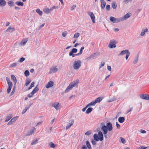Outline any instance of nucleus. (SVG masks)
I'll return each instance as SVG.
<instances>
[{
  "label": "nucleus",
  "instance_id": "nucleus-1",
  "mask_svg": "<svg viewBox=\"0 0 149 149\" xmlns=\"http://www.w3.org/2000/svg\"><path fill=\"white\" fill-rule=\"evenodd\" d=\"M81 61L79 59L75 60L73 63V68L75 70H78L81 68Z\"/></svg>",
  "mask_w": 149,
  "mask_h": 149
},
{
  "label": "nucleus",
  "instance_id": "nucleus-2",
  "mask_svg": "<svg viewBox=\"0 0 149 149\" xmlns=\"http://www.w3.org/2000/svg\"><path fill=\"white\" fill-rule=\"evenodd\" d=\"M78 83L79 80H76V81L70 83L65 90V93H67L68 92L72 90L74 87H75L78 84Z\"/></svg>",
  "mask_w": 149,
  "mask_h": 149
},
{
  "label": "nucleus",
  "instance_id": "nucleus-3",
  "mask_svg": "<svg viewBox=\"0 0 149 149\" xmlns=\"http://www.w3.org/2000/svg\"><path fill=\"white\" fill-rule=\"evenodd\" d=\"M58 7L54 6L50 8H45L43 9V12L46 14L49 13L53 9L58 8Z\"/></svg>",
  "mask_w": 149,
  "mask_h": 149
},
{
  "label": "nucleus",
  "instance_id": "nucleus-4",
  "mask_svg": "<svg viewBox=\"0 0 149 149\" xmlns=\"http://www.w3.org/2000/svg\"><path fill=\"white\" fill-rule=\"evenodd\" d=\"M116 41L114 40H111L108 45L110 49L115 48L116 47Z\"/></svg>",
  "mask_w": 149,
  "mask_h": 149
},
{
  "label": "nucleus",
  "instance_id": "nucleus-5",
  "mask_svg": "<svg viewBox=\"0 0 149 149\" xmlns=\"http://www.w3.org/2000/svg\"><path fill=\"white\" fill-rule=\"evenodd\" d=\"M110 20L113 23H117L121 22L120 18H116L113 17H110Z\"/></svg>",
  "mask_w": 149,
  "mask_h": 149
},
{
  "label": "nucleus",
  "instance_id": "nucleus-6",
  "mask_svg": "<svg viewBox=\"0 0 149 149\" xmlns=\"http://www.w3.org/2000/svg\"><path fill=\"white\" fill-rule=\"evenodd\" d=\"M52 106L54 107L56 110H58L61 108V104L58 102H55L52 104Z\"/></svg>",
  "mask_w": 149,
  "mask_h": 149
},
{
  "label": "nucleus",
  "instance_id": "nucleus-7",
  "mask_svg": "<svg viewBox=\"0 0 149 149\" xmlns=\"http://www.w3.org/2000/svg\"><path fill=\"white\" fill-rule=\"evenodd\" d=\"M88 14L90 17L93 23H95V17L93 13L91 12H89L88 13Z\"/></svg>",
  "mask_w": 149,
  "mask_h": 149
},
{
  "label": "nucleus",
  "instance_id": "nucleus-8",
  "mask_svg": "<svg viewBox=\"0 0 149 149\" xmlns=\"http://www.w3.org/2000/svg\"><path fill=\"white\" fill-rule=\"evenodd\" d=\"M74 123V120L72 119L70 120L68 123L67 125L65 127V129L67 130L69 129L70 127Z\"/></svg>",
  "mask_w": 149,
  "mask_h": 149
},
{
  "label": "nucleus",
  "instance_id": "nucleus-9",
  "mask_svg": "<svg viewBox=\"0 0 149 149\" xmlns=\"http://www.w3.org/2000/svg\"><path fill=\"white\" fill-rule=\"evenodd\" d=\"M77 51V49L76 48H73L72 49L71 51L70 52L69 55L70 56H72V57H74L75 56H77L76 54H73V53H76Z\"/></svg>",
  "mask_w": 149,
  "mask_h": 149
},
{
  "label": "nucleus",
  "instance_id": "nucleus-10",
  "mask_svg": "<svg viewBox=\"0 0 149 149\" xmlns=\"http://www.w3.org/2000/svg\"><path fill=\"white\" fill-rule=\"evenodd\" d=\"M132 15L130 13H128L125 15L123 17H120L121 21L126 20L128 18H129Z\"/></svg>",
  "mask_w": 149,
  "mask_h": 149
},
{
  "label": "nucleus",
  "instance_id": "nucleus-11",
  "mask_svg": "<svg viewBox=\"0 0 149 149\" xmlns=\"http://www.w3.org/2000/svg\"><path fill=\"white\" fill-rule=\"evenodd\" d=\"M56 66L52 67L50 68V71L49 72V74H51L54 73L56 72H57L58 70V69L56 68Z\"/></svg>",
  "mask_w": 149,
  "mask_h": 149
},
{
  "label": "nucleus",
  "instance_id": "nucleus-12",
  "mask_svg": "<svg viewBox=\"0 0 149 149\" xmlns=\"http://www.w3.org/2000/svg\"><path fill=\"white\" fill-rule=\"evenodd\" d=\"M36 129L35 127L31 129L26 134V135L27 136H30L33 134L36 131Z\"/></svg>",
  "mask_w": 149,
  "mask_h": 149
},
{
  "label": "nucleus",
  "instance_id": "nucleus-13",
  "mask_svg": "<svg viewBox=\"0 0 149 149\" xmlns=\"http://www.w3.org/2000/svg\"><path fill=\"white\" fill-rule=\"evenodd\" d=\"M148 32V29L147 28H145L142 29L140 33V36L141 37L144 36L146 33Z\"/></svg>",
  "mask_w": 149,
  "mask_h": 149
},
{
  "label": "nucleus",
  "instance_id": "nucleus-14",
  "mask_svg": "<svg viewBox=\"0 0 149 149\" xmlns=\"http://www.w3.org/2000/svg\"><path fill=\"white\" fill-rule=\"evenodd\" d=\"M141 98L143 99L148 100H149V95L146 94H143L140 96Z\"/></svg>",
  "mask_w": 149,
  "mask_h": 149
},
{
  "label": "nucleus",
  "instance_id": "nucleus-15",
  "mask_svg": "<svg viewBox=\"0 0 149 149\" xmlns=\"http://www.w3.org/2000/svg\"><path fill=\"white\" fill-rule=\"evenodd\" d=\"M106 126L109 131H111L113 130L112 125L111 123L109 122L106 124Z\"/></svg>",
  "mask_w": 149,
  "mask_h": 149
},
{
  "label": "nucleus",
  "instance_id": "nucleus-16",
  "mask_svg": "<svg viewBox=\"0 0 149 149\" xmlns=\"http://www.w3.org/2000/svg\"><path fill=\"white\" fill-rule=\"evenodd\" d=\"M101 130L103 132V134L107 133L108 130L106 125H103L101 127Z\"/></svg>",
  "mask_w": 149,
  "mask_h": 149
},
{
  "label": "nucleus",
  "instance_id": "nucleus-17",
  "mask_svg": "<svg viewBox=\"0 0 149 149\" xmlns=\"http://www.w3.org/2000/svg\"><path fill=\"white\" fill-rule=\"evenodd\" d=\"M98 138L99 140L100 141H102L103 139V135L102 132L101 131H99L98 132Z\"/></svg>",
  "mask_w": 149,
  "mask_h": 149
},
{
  "label": "nucleus",
  "instance_id": "nucleus-18",
  "mask_svg": "<svg viewBox=\"0 0 149 149\" xmlns=\"http://www.w3.org/2000/svg\"><path fill=\"white\" fill-rule=\"evenodd\" d=\"M54 85V82L52 81H50L48 82L46 86V87L47 88H49L50 87H52Z\"/></svg>",
  "mask_w": 149,
  "mask_h": 149
},
{
  "label": "nucleus",
  "instance_id": "nucleus-19",
  "mask_svg": "<svg viewBox=\"0 0 149 149\" xmlns=\"http://www.w3.org/2000/svg\"><path fill=\"white\" fill-rule=\"evenodd\" d=\"M129 50L128 49H125L124 50H123L120 53H119L118 54L119 56H122L123 55H124L125 54H127L129 53Z\"/></svg>",
  "mask_w": 149,
  "mask_h": 149
},
{
  "label": "nucleus",
  "instance_id": "nucleus-20",
  "mask_svg": "<svg viewBox=\"0 0 149 149\" xmlns=\"http://www.w3.org/2000/svg\"><path fill=\"white\" fill-rule=\"evenodd\" d=\"M18 117L16 116L15 117L12 119L8 123V125H10L13 124V123L15 122L17 120Z\"/></svg>",
  "mask_w": 149,
  "mask_h": 149
},
{
  "label": "nucleus",
  "instance_id": "nucleus-21",
  "mask_svg": "<svg viewBox=\"0 0 149 149\" xmlns=\"http://www.w3.org/2000/svg\"><path fill=\"white\" fill-rule=\"evenodd\" d=\"M28 40L27 39H25L23 40L19 44V45L21 46H23L24 45L26 42H27Z\"/></svg>",
  "mask_w": 149,
  "mask_h": 149
},
{
  "label": "nucleus",
  "instance_id": "nucleus-22",
  "mask_svg": "<svg viewBox=\"0 0 149 149\" xmlns=\"http://www.w3.org/2000/svg\"><path fill=\"white\" fill-rule=\"evenodd\" d=\"M8 88L7 90V92L8 93H10L11 89L13 87V84H8Z\"/></svg>",
  "mask_w": 149,
  "mask_h": 149
},
{
  "label": "nucleus",
  "instance_id": "nucleus-23",
  "mask_svg": "<svg viewBox=\"0 0 149 149\" xmlns=\"http://www.w3.org/2000/svg\"><path fill=\"white\" fill-rule=\"evenodd\" d=\"M11 79L13 80L15 83V85L17 82V80L16 77L14 75H12L11 76Z\"/></svg>",
  "mask_w": 149,
  "mask_h": 149
},
{
  "label": "nucleus",
  "instance_id": "nucleus-24",
  "mask_svg": "<svg viewBox=\"0 0 149 149\" xmlns=\"http://www.w3.org/2000/svg\"><path fill=\"white\" fill-rule=\"evenodd\" d=\"M15 30V28L14 27L11 28L9 27L6 30V32H12Z\"/></svg>",
  "mask_w": 149,
  "mask_h": 149
},
{
  "label": "nucleus",
  "instance_id": "nucleus-25",
  "mask_svg": "<svg viewBox=\"0 0 149 149\" xmlns=\"http://www.w3.org/2000/svg\"><path fill=\"white\" fill-rule=\"evenodd\" d=\"M125 120V118L123 117H120L118 119V121L120 123H123Z\"/></svg>",
  "mask_w": 149,
  "mask_h": 149
},
{
  "label": "nucleus",
  "instance_id": "nucleus-26",
  "mask_svg": "<svg viewBox=\"0 0 149 149\" xmlns=\"http://www.w3.org/2000/svg\"><path fill=\"white\" fill-rule=\"evenodd\" d=\"M99 55V53L98 52L95 53L91 55L93 58L94 59L97 57V56Z\"/></svg>",
  "mask_w": 149,
  "mask_h": 149
},
{
  "label": "nucleus",
  "instance_id": "nucleus-27",
  "mask_svg": "<svg viewBox=\"0 0 149 149\" xmlns=\"http://www.w3.org/2000/svg\"><path fill=\"white\" fill-rule=\"evenodd\" d=\"M6 4V2L4 0H0V6H4Z\"/></svg>",
  "mask_w": 149,
  "mask_h": 149
},
{
  "label": "nucleus",
  "instance_id": "nucleus-28",
  "mask_svg": "<svg viewBox=\"0 0 149 149\" xmlns=\"http://www.w3.org/2000/svg\"><path fill=\"white\" fill-rule=\"evenodd\" d=\"M39 90L38 88V85L36 86V87L34 88L33 91L31 92L32 93L34 94L37 91H38Z\"/></svg>",
  "mask_w": 149,
  "mask_h": 149
},
{
  "label": "nucleus",
  "instance_id": "nucleus-29",
  "mask_svg": "<svg viewBox=\"0 0 149 149\" xmlns=\"http://www.w3.org/2000/svg\"><path fill=\"white\" fill-rule=\"evenodd\" d=\"M31 82V80L29 78L26 79L25 81V86H27Z\"/></svg>",
  "mask_w": 149,
  "mask_h": 149
},
{
  "label": "nucleus",
  "instance_id": "nucleus-30",
  "mask_svg": "<svg viewBox=\"0 0 149 149\" xmlns=\"http://www.w3.org/2000/svg\"><path fill=\"white\" fill-rule=\"evenodd\" d=\"M102 100V99L100 97H98L94 101V102L96 104L97 103L100 102Z\"/></svg>",
  "mask_w": 149,
  "mask_h": 149
},
{
  "label": "nucleus",
  "instance_id": "nucleus-31",
  "mask_svg": "<svg viewBox=\"0 0 149 149\" xmlns=\"http://www.w3.org/2000/svg\"><path fill=\"white\" fill-rule=\"evenodd\" d=\"M49 146L50 147L52 148H54L56 147V146L52 142H51L49 143Z\"/></svg>",
  "mask_w": 149,
  "mask_h": 149
},
{
  "label": "nucleus",
  "instance_id": "nucleus-32",
  "mask_svg": "<svg viewBox=\"0 0 149 149\" xmlns=\"http://www.w3.org/2000/svg\"><path fill=\"white\" fill-rule=\"evenodd\" d=\"M93 138L96 141H97L99 139L98 137V135L97 134H95L93 135Z\"/></svg>",
  "mask_w": 149,
  "mask_h": 149
},
{
  "label": "nucleus",
  "instance_id": "nucleus-33",
  "mask_svg": "<svg viewBox=\"0 0 149 149\" xmlns=\"http://www.w3.org/2000/svg\"><path fill=\"white\" fill-rule=\"evenodd\" d=\"M36 12L38 13L40 16H41L42 14V11L40 10L39 8H38L36 10Z\"/></svg>",
  "mask_w": 149,
  "mask_h": 149
},
{
  "label": "nucleus",
  "instance_id": "nucleus-34",
  "mask_svg": "<svg viewBox=\"0 0 149 149\" xmlns=\"http://www.w3.org/2000/svg\"><path fill=\"white\" fill-rule=\"evenodd\" d=\"M38 141V139H36L32 141L31 143V144L32 145H36Z\"/></svg>",
  "mask_w": 149,
  "mask_h": 149
},
{
  "label": "nucleus",
  "instance_id": "nucleus-35",
  "mask_svg": "<svg viewBox=\"0 0 149 149\" xmlns=\"http://www.w3.org/2000/svg\"><path fill=\"white\" fill-rule=\"evenodd\" d=\"M12 117L11 115L9 114L6 118L5 120L6 122L8 121Z\"/></svg>",
  "mask_w": 149,
  "mask_h": 149
},
{
  "label": "nucleus",
  "instance_id": "nucleus-36",
  "mask_svg": "<svg viewBox=\"0 0 149 149\" xmlns=\"http://www.w3.org/2000/svg\"><path fill=\"white\" fill-rule=\"evenodd\" d=\"M86 144L88 149H91V148L90 143L88 141H86Z\"/></svg>",
  "mask_w": 149,
  "mask_h": 149
},
{
  "label": "nucleus",
  "instance_id": "nucleus-37",
  "mask_svg": "<svg viewBox=\"0 0 149 149\" xmlns=\"http://www.w3.org/2000/svg\"><path fill=\"white\" fill-rule=\"evenodd\" d=\"M95 104L94 101L91 102L87 105V107L91 106H95Z\"/></svg>",
  "mask_w": 149,
  "mask_h": 149
},
{
  "label": "nucleus",
  "instance_id": "nucleus-38",
  "mask_svg": "<svg viewBox=\"0 0 149 149\" xmlns=\"http://www.w3.org/2000/svg\"><path fill=\"white\" fill-rule=\"evenodd\" d=\"M15 3L19 6H23L24 5V3L21 1H17L15 2Z\"/></svg>",
  "mask_w": 149,
  "mask_h": 149
},
{
  "label": "nucleus",
  "instance_id": "nucleus-39",
  "mask_svg": "<svg viewBox=\"0 0 149 149\" xmlns=\"http://www.w3.org/2000/svg\"><path fill=\"white\" fill-rule=\"evenodd\" d=\"M8 4L10 6H13L14 5V3L12 1H9L8 3Z\"/></svg>",
  "mask_w": 149,
  "mask_h": 149
},
{
  "label": "nucleus",
  "instance_id": "nucleus-40",
  "mask_svg": "<svg viewBox=\"0 0 149 149\" xmlns=\"http://www.w3.org/2000/svg\"><path fill=\"white\" fill-rule=\"evenodd\" d=\"M92 110V108H89L86 110V113L87 114L90 113Z\"/></svg>",
  "mask_w": 149,
  "mask_h": 149
},
{
  "label": "nucleus",
  "instance_id": "nucleus-41",
  "mask_svg": "<svg viewBox=\"0 0 149 149\" xmlns=\"http://www.w3.org/2000/svg\"><path fill=\"white\" fill-rule=\"evenodd\" d=\"M112 7L113 9H116L117 7V4L115 2H113L112 3Z\"/></svg>",
  "mask_w": 149,
  "mask_h": 149
},
{
  "label": "nucleus",
  "instance_id": "nucleus-42",
  "mask_svg": "<svg viewBox=\"0 0 149 149\" xmlns=\"http://www.w3.org/2000/svg\"><path fill=\"white\" fill-rule=\"evenodd\" d=\"M106 3L105 1H103L101 2V7L103 8H104L105 7Z\"/></svg>",
  "mask_w": 149,
  "mask_h": 149
},
{
  "label": "nucleus",
  "instance_id": "nucleus-43",
  "mask_svg": "<svg viewBox=\"0 0 149 149\" xmlns=\"http://www.w3.org/2000/svg\"><path fill=\"white\" fill-rule=\"evenodd\" d=\"M79 33H76L74 34V36L73 37V38H77L79 37Z\"/></svg>",
  "mask_w": 149,
  "mask_h": 149
},
{
  "label": "nucleus",
  "instance_id": "nucleus-44",
  "mask_svg": "<svg viewBox=\"0 0 149 149\" xmlns=\"http://www.w3.org/2000/svg\"><path fill=\"white\" fill-rule=\"evenodd\" d=\"M76 7V5L75 4L73 5L70 8V10L73 11Z\"/></svg>",
  "mask_w": 149,
  "mask_h": 149
},
{
  "label": "nucleus",
  "instance_id": "nucleus-45",
  "mask_svg": "<svg viewBox=\"0 0 149 149\" xmlns=\"http://www.w3.org/2000/svg\"><path fill=\"white\" fill-rule=\"evenodd\" d=\"M6 79L8 84H13L12 82L10 81V79L8 77H6Z\"/></svg>",
  "mask_w": 149,
  "mask_h": 149
},
{
  "label": "nucleus",
  "instance_id": "nucleus-46",
  "mask_svg": "<svg viewBox=\"0 0 149 149\" xmlns=\"http://www.w3.org/2000/svg\"><path fill=\"white\" fill-rule=\"evenodd\" d=\"M17 65V63H14L11 64L10 66V68H11L15 67Z\"/></svg>",
  "mask_w": 149,
  "mask_h": 149
},
{
  "label": "nucleus",
  "instance_id": "nucleus-47",
  "mask_svg": "<svg viewBox=\"0 0 149 149\" xmlns=\"http://www.w3.org/2000/svg\"><path fill=\"white\" fill-rule=\"evenodd\" d=\"M92 133V131L91 130H89L85 133V135L86 136H89Z\"/></svg>",
  "mask_w": 149,
  "mask_h": 149
},
{
  "label": "nucleus",
  "instance_id": "nucleus-48",
  "mask_svg": "<svg viewBox=\"0 0 149 149\" xmlns=\"http://www.w3.org/2000/svg\"><path fill=\"white\" fill-rule=\"evenodd\" d=\"M34 82H33L31 83V86L30 87H29L28 88V90H30L31 88L32 87H33L34 86Z\"/></svg>",
  "mask_w": 149,
  "mask_h": 149
},
{
  "label": "nucleus",
  "instance_id": "nucleus-49",
  "mask_svg": "<svg viewBox=\"0 0 149 149\" xmlns=\"http://www.w3.org/2000/svg\"><path fill=\"white\" fill-rule=\"evenodd\" d=\"M24 74L27 77L29 75V71L28 70H26L24 72Z\"/></svg>",
  "mask_w": 149,
  "mask_h": 149
},
{
  "label": "nucleus",
  "instance_id": "nucleus-50",
  "mask_svg": "<svg viewBox=\"0 0 149 149\" xmlns=\"http://www.w3.org/2000/svg\"><path fill=\"white\" fill-rule=\"evenodd\" d=\"M138 61V57H137L135 58L134 61H133V63L134 64H135Z\"/></svg>",
  "mask_w": 149,
  "mask_h": 149
},
{
  "label": "nucleus",
  "instance_id": "nucleus-51",
  "mask_svg": "<svg viewBox=\"0 0 149 149\" xmlns=\"http://www.w3.org/2000/svg\"><path fill=\"white\" fill-rule=\"evenodd\" d=\"M29 108V107H26L25 109L24 110H23V111L22 112V114H24L26 112V111H27V109H28Z\"/></svg>",
  "mask_w": 149,
  "mask_h": 149
},
{
  "label": "nucleus",
  "instance_id": "nucleus-52",
  "mask_svg": "<svg viewBox=\"0 0 149 149\" xmlns=\"http://www.w3.org/2000/svg\"><path fill=\"white\" fill-rule=\"evenodd\" d=\"M148 147H144L143 146H141L139 148H137V149H146Z\"/></svg>",
  "mask_w": 149,
  "mask_h": 149
},
{
  "label": "nucleus",
  "instance_id": "nucleus-53",
  "mask_svg": "<svg viewBox=\"0 0 149 149\" xmlns=\"http://www.w3.org/2000/svg\"><path fill=\"white\" fill-rule=\"evenodd\" d=\"M93 59L91 55L86 58V60L87 61H90Z\"/></svg>",
  "mask_w": 149,
  "mask_h": 149
},
{
  "label": "nucleus",
  "instance_id": "nucleus-54",
  "mask_svg": "<svg viewBox=\"0 0 149 149\" xmlns=\"http://www.w3.org/2000/svg\"><path fill=\"white\" fill-rule=\"evenodd\" d=\"M121 141V142L123 144L125 143H126L125 140L122 137H120Z\"/></svg>",
  "mask_w": 149,
  "mask_h": 149
},
{
  "label": "nucleus",
  "instance_id": "nucleus-55",
  "mask_svg": "<svg viewBox=\"0 0 149 149\" xmlns=\"http://www.w3.org/2000/svg\"><path fill=\"white\" fill-rule=\"evenodd\" d=\"M25 60V58L24 57H22L20 58V60L19 61V62L20 63H22Z\"/></svg>",
  "mask_w": 149,
  "mask_h": 149
},
{
  "label": "nucleus",
  "instance_id": "nucleus-56",
  "mask_svg": "<svg viewBox=\"0 0 149 149\" xmlns=\"http://www.w3.org/2000/svg\"><path fill=\"white\" fill-rule=\"evenodd\" d=\"M130 53L129 52L127 54H126V56H125V58L126 60H127L129 56H130Z\"/></svg>",
  "mask_w": 149,
  "mask_h": 149
},
{
  "label": "nucleus",
  "instance_id": "nucleus-57",
  "mask_svg": "<svg viewBox=\"0 0 149 149\" xmlns=\"http://www.w3.org/2000/svg\"><path fill=\"white\" fill-rule=\"evenodd\" d=\"M83 52V50L80 49V52L79 53L76 54L77 56H79L81 54H82Z\"/></svg>",
  "mask_w": 149,
  "mask_h": 149
},
{
  "label": "nucleus",
  "instance_id": "nucleus-58",
  "mask_svg": "<svg viewBox=\"0 0 149 149\" xmlns=\"http://www.w3.org/2000/svg\"><path fill=\"white\" fill-rule=\"evenodd\" d=\"M110 6L109 5H107L106 6V9L107 10H109L110 9Z\"/></svg>",
  "mask_w": 149,
  "mask_h": 149
},
{
  "label": "nucleus",
  "instance_id": "nucleus-59",
  "mask_svg": "<svg viewBox=\"0 0 149 149\" xmlns=\"http://www.w3.org/2000/svg\"><path fill=\"white\" fill-rule=\"evenodd\" d=\"M116 127H117V128H118V129H119L120 128V125H119L118 124V123L117 122H116Z\"/></svg>",
  "mask_w": 149,
  "mask_h": 149
},
{
  "label": "nucleus",
  "instance_id": "nucleus-60",
  "mask_svg": "<svg viewBox=\"0 0 149 149\" xmlns=\"http://www.w3.org/2000/svg\"><path fill=\"white\" fill-rule=\"evenodd\" d=\"M81 149H87V148L85 145H83L82 146Z\"/></svg>",
  "mask_w": 149,
  "mask_h": 149
},
{
  "label": "nucleus",
  "instance_id": "nucleus-61",
  "mask_svg": "<svg viewBox=\"0 0 149 149\" xmlns=\"http://www.w3.org/2000/svg\"><path fill=\"white\" fill-rule=\"evenodd\" d=\"M91 143H92V144L93 145H95L96 143V142H95V141H94V140H92L91 141Z\"/></svg>",
  "mask_w": 149,
  "mask_h": 149
},
{
  "label": "nucleus",
  "instance_id": "nucleus-62",
  "mask_svg": "<svg viewBox=\"0 0 149 149\" xmlns=\"http://www.w3.org/2000/svg\"><path fill=\"white\" fill-rule=\"evenodd\" d=\"M34 95L32 93V92H31V93L29 94L28 95V97H31L32 96H33V95Z\"/></svg>",
  "mask_w": 149,
  "mask_h": 149
},
{
  "label": "nucleus",
  "instance_id": "nucleus-63",
  "mask_svg": "<svg viewBox=\"0 0 149 149\" xmlns=\"http://www.w3.org/2000/svg\"><path fill=\"white\" fill-rule=\"evenodd\" d=\"M107 70L110 71H111V67L110 66H108L107 67Z\"/></svg>",
  "mask_w": 149,
  "mask_h": 149
},
{
  "label": "nucleus",
  "instance_id": "nucleus-64",
  "mask_svg": "<svg viewBox=\"0 0 149 149\" xmlns=\"http://www.w3.org/2000/svg\"><path fill=\"white\" fill-rule=\"evenodd\" d=\"M67 33L66 32H63L62 34V35L63 37H65L66 36Z\"/></svg>",
  "mask_w": 149,
  "mask_h": 149
}]
</instances>
